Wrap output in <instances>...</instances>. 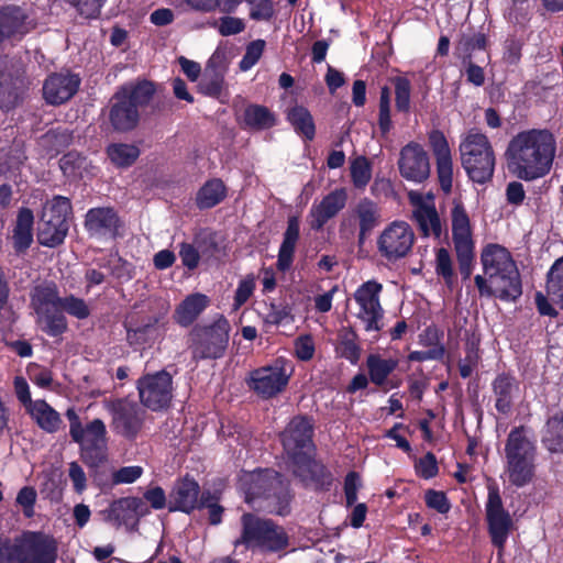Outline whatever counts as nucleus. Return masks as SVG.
Listing matches in <instances>:
<instances>
[{
  "label": "nucleus",
  "instance_id": "nucleus-16",
  "mask_svg": "<svg viewBox=\"0 0 563 563\" xmlns=\"http://www.w3.org/2000/svg\"><path fill=\"white\" fill-rule=\"evenodd\" d=\"M106 410L110 413L112 430L125 439L134 440L144 422V411L129 398L106 399Z\"/></svg>",
  "mask_w": 563,
  "mask_h": 563
},
{
  "label": "nucleus",
  "instance_id": "nucleus-24",
  "mask_svg": "<svg viewBox=\"0 0 563 563\" xmlns=\"http://www.w3.org/2000/svg\"><path fill=\"white\" fill-rule=\"evenodd\" d=\"M66 417L69 421L71 440L80 445V459L90 468H97L108 459V442L84 441L85 430L74 408H68Z\"/></svg>",
  "mask_w": 563,
  "mask_h": 563
},
{
  "label": "nucleus",
  "instance_id": "nucleus-27",
  "mask_svg": "<svg viewBox=\"0 0 563 563\" xmlns=\"http://www.w3.org/2000/svg\"><path fill=\"white\" fill-rule=\"evenodd\" d=\"M80 84V77L69 70L53 73L43 84V97L48 104L60 106L77 93Z\"/></svg>",
  "mask_w": 563,
  "mask_h": 563
},
{
  "label": "nucleus",
  "instance_id": "nucleus-5",
  "mask_svg": "<svg viewBox=\"0 0 563 563\" xmlns=\"http://www.w3.org/2000/svg\"><path fill=\"white\" fill-rule=\"evenodd\" d=\"M231 324L225 316L217 314L210 323H196L189 330L186 344L191 361H217L229 347Z\"/></svg>",
  "mask_w": 563,
  "mask_h": 563
},
{
  "label": "nucleus",
  "instance_id": "nucleus-47",
  "mask_svg": "<svg viewBox=\"0 0 563 563\" xmlns=\"http://www.w3.org/2000/svg\"><path fill=\"white\" fill-rule=\"evenodd\" d=\"M543 444L551 453H563V412H558L547 420Z\"/></svg>",
  "mask_w": 563,
  "mask_h": 563
},
{
  "label": "nucleus",
  "instance_id": "nucleus-42",
  "mask_svg": "<svg viewBox=\"0 0 563 563\" xmlns=\"http://www.w3.org/2000/svg\"><path fill=\"white\" fill-rule=\"evenodd\" d=\"M488 37L483 32L461 33L454 45V56L461 62H470L477 51H486Z\"/></svg>",
  "mask_w": 563,
  "mask_h": 563
},
{
  "label": "nucleus",
  "instance_id": "nucleus-29",
  "mask_svg": "<svg viewBox=\"0 0 563 563\" xmlns=\"http://www.w3.org/2000/svg\"><path fill=\"white\" fill-rule=\"evenodd\" d=\"M106 520L115 526H136L140 517L148 514V509L140 497H122L113 500L103 511Z\"/></svg>",
  "mask_w": 563,
  "mask_h": 563
},
{
  "label": "nucleus",
  "instance_id": "nucleus-33",
  "mask_svg": "<svg viewBox=\"0 0 563 563\" xmlns=\"http://www.w3.org/2000/svg\"><path fill=\"white\" fill-rule=\"evenodd\" d=\"M227 66L223 55L216 51L205 67L203 75L198 85L199 91L211 98H219L223 86Z\"/></svg>",
  "mask_w": 563,
  "mask_h": 563
},
{
  "label": "nucleus",
  "instance_id": "nucleus-58",
  "mask_svg": "<svg viewBox=\"0 0 563 563\" xmlns=\"http://www.w3.org/2000/svg\"><path fill=\"white\" fill-rule=\"evenodd\" d=\"M107 0H70L77 13L87 19L96 20L100 16L101 9Z\"/></svg>",
  "mask_w": 563,
  "mask_h": 563
},
{
  "label": "nucleus",
  "instance_id": "nucleus-59",
  "mask_svg": "<svg viewBox=\"0 0 563 563\" xmlns=\"http://www.w3.org/2000/svg\"><path fill=\"white\" fill-rule=\"evenodd\" d=\"M250 4V18L254 21H269L274 14L273 0H246Z\"/></svg>",
  "mask_w": 563,
  "mask_h": 563
},
{
  "label": "nucleus",
  "instance_id": "nucleus-6",
  "mask_svg": "<svg viewBox=\"0 0 563 563\" xmlns=\"http://www.w3.org/2000/svg\"><path fill=\"white\" fill-rule=\"evenodd\" d=\"M537 448L522 426L510 430L505 443L506 473L508 481L518 488L530 484L536 475Z\"/></svg>",
  "mask_w": 563,
  "mask_h": 563
},
{
  "label": "nucleus",
  "instance_id": "nucleus-37",
  "mask_svg": "<svg viewBox=\"0 0 563 563\" xmlns=\"http://www.w3.org/2000/svg\"><path fill=\"white\" fill-rule=\"evenodd\" d=\"M34 214L30 208L22 207L16 214L12 233V245L16 255L25 254L34 241Z\"/></svg>",
  "mask_w": 563,
  "mask_h": 563
},
{
  "label": "nucleus",
  "instance_id": "nucleus-54",
  "mask_svg": "<svg viewBox=\"0 0 563 563\" xmlns=\"http://www.w3.org/2000/svg\"><path fill=\"white\" fill-rule=\"evenodd\" d=\"M207 508L209 511V522L217 526L222 521L224 508L219 505V498L210 490H203L200 495V505L198 509Z\"/></svg>",
  "mask_w": 563,
  "mask_h": 563
},
{
  "label": "nucleus",
  "instance_id": "nucleus-53",
  "mask_svg": "<svg viewBox=\"0 0 563 563\" xmlns=\"http://www.w3.org/2000/svg\"><path fill=\"white\" fill-rule=\"evenodd\" d=\"M357 335L354 331L341 339L336 352L347 360L351 364L356 365L361 357V346L356 343Z\"/></svg>",
  "mask_w": 563,
  "mask_h": 563
},
{
  "label": "nucleus",
  "instance_id": "nucleus-8",
  "mask_svg": "<svg viewBox=\"0 0 563 563\" xmlns=\"http://www.w3.org/2000/svg\"><path fill=\"white\" fill-rule=\"evenodd\" d=\"M461 164L473 183L485 185L492 181L496 157L488 137L471 130L460 144Z\"/></svg>",
  "mask_w": 563,
  "mask_h": 563
},
{
  "label": "nucleus",
  "instance_id": "nucleus-64",
  "mask_svg": "<svg viewBox=\"0 0 563 563\" xmlns=\"http://www.w3.org/2000/svg\"><path fill=\"white\" fill-rule=\"evenodd\" d=\"M143 474V467L139 465L122 466L112 473V484H132Z\"/></svg>",
  "mask_w": 563,
  "mask_h": 563
},
{
  "label": "nucleus",
  "instance_id": "nucleus-38",
  "mask_svg": "<svg viewBox=\"0 0 563 563\" xmlns=\"http://www.w3.org/2000/svg\"><path fill=\"white\" fill-rule=\"evenodd\" d=\"M481 260L486 277L496 273H508V268L516 266L510 252L499 244H488L483 250Z\"/></svg>",
  "mask_w": 563,
  "mask_h": 563
},
{
  "label": "nucleus",
  "instance_id": "nucleus-21",
  "mask_svg": "<svg viewBox=\"0 0 563 563\" xmlns=\"http://www.w3.org/2000/svg\"><path fill=\"white\" fill-rule=\"evenodd\" d=\"M383 285L375 279L360 285L354 292V300L360 306L356 317L364 323L366 332H379L383 329L384 309L380 305Z\"/></svg>",
  "mask_w": 563,
  "mask_h": 563
},
{
  "label": "nucleus",
  "instance_id": "nucleus-28",
  "mask_svg": "<svg viewBox=\"0 0 563 563\" xmlns=\"http://www.w3.org/2000/svg\"><path fill=\"white\" fill-rule=\"evenodd\" d=\"M350 222H354L358 228L357 245L362 246L380 224V208L368 197L361 198L350 211Z\"/></svg>",
  "mask_w": 563,
  "mask_h": 563
},
{
  "label": "nucleus",
  "instance_id": "nucleus-57",
  "mask_svg": "<svg viewBox=\"0 0 563 563\" xmlns=\"http://www.w3.org/2000/svg\"><path fill=\"white\" fill-rule=\"evenodd\" d=\"M210 25L217 27L222 36L236 35L245 30L242 19L230 15L222 16L218 21L214 20Z\"/></svg>",
  "mask_w": 563,
  "mask_h": 563
},
{
  "label": "nucleus",
  "instance_id": "nucleus-50",
  "mask_svg": "<svg viewBox=\"0 0 563 563\" xmlns=\"http://www.w3.org/2000/svg\"><path fill=\"white\" fill-rule=\"evenodd\" d=\"M350 173L354 187L364 189L372 178L371 162L365 156H357L351 163Z\"/></svg>",
  "mask_w": 563,
  "mask_h": 563
},
{
  "label": "nucleus",
  "instance_id": "nucleus-7",
  "mask_svg": "<svg viewBox=\"0 0 563 563\" xmlns=\"http://www.w3.org/2000/svg\"><path fill=\"white\" fill-rule=\"evenodd\" d=\"M241 537L235 545L243 544L247 549H257L263 553H277L289 545V536L285 528L273 519L262 518L252 512L241 517Z\"/></svg>",
  "mask_w": 563,
  "mask_h": 563
},
{
  "label": "nucleus",
  "instance_id": "nucleus-4",
  "mask_svg": "<svg viewBox=\"0 0 563 563\" xmlns=\"http://www.w3.org/2000/svg\"><path fill=\"white\" fill-rule=\"evenodd\" d=\"M156 87L153 81L142 79L120 86L109 102L108 120L113 131L129 133L141 120L140 110L147 107Z\"/></svg>",
  "mask_w": 563,
  "mask_h": 563
},
{
  "label": "nucleus",
  "instance_id": "nucleus-20",
  "mask_svg": "<svg viewBox=\"0 0 563 563\" xmlns=\"http://www.w3.org/2000/svg\"><path fill=\"white\" fill-rule=\"evenodd\" d=\"M474 283L481 297H496L501 301L516 302L522 295V283L517 265L508 273H496L487 277L476 275Z\"/></svg>",
  "mask_w": 563,
  "mask_h": 563
},
{
  "label": "nucleus",
  "instance_id": "nucleus-45",
  "mask_svg": "<svg viewBox=\"0 0 563 563\" xmlns=\"http://www.w3.org/2000/svg\"><path fill=\"white\" fill-rule=\"evenodd\" d=\"M397 358H384L379 354L372 353L366 357V367L369 380L382 387L386 384L388 376L397 368Z\"/></svg>",
  "mask_w": 563,
  "mask_h": 563
},
{
  "label": "nucleus",
  "instance_id": "nucleus-19",
  "mask_svg": "<svg viewBox=\"0 0 563 563\" xmlns=\"http://www.w3.org/2000/svg\"><path fill=\"white\" fill-rule=\"evenodd\" d=\"M289 378L290 374L286 373L285 361L277 358L271 365L251 371L245 383L262 399H271L286 389Z\"/></svg>",
  "mask_w": 563,
  "mask_h": 563
},
{
  "label": "nucleus",
  "instance_id": "nucleus-12",
  "mask_svg": "<svg viewBox=\"0 0 563 563\" xmlns=\"http://www.w3.org/2000/svg\"><path fill=\"white\" fill-rule=\"evenodd\" d=\"M313 423L308 416H295L280 433L287 465L316 452Z\"/></svg>",
  "mask_w": 563,
  "mask_h": 563
},
{
  "label": "nucleus",
  "instance_id": "nucleus-35",
  "mask_svg": "<svg viewBox=\"0 0 563 563\" xmlns=\"http://www.w3.org/2000/svg\"><path fill=\"white\" fill-rule=\"evenodd\" d=\"M300 238V221L297 216H290L287 220V227L283 233V241L278 250L276 268L282 272H288L295 260L296 246Z\"/></svg>",
  "mask_w": 563,
  "mask_h": 563
},
{
  "label": "nucleus",
  "instance_id": "nucleus-36",
  "mask_svg": "<svg viewBox=\"0 0 563 563\" xmlns=\"http://www.w3.org/2000/svg\"><path fill=\"white\" fill-rule=\"evenodd\" d=\"M209 306L210 298L207 295L201 292L190 294L176 306L173 319L183 328L192 327Z\"/></svg>",
  "mask_w": 563,
  "mask_h": 563
},
{
  "label": "nucleus",
  "instance_id": "nucleus-63",
  "mask_svg": "<svg viewBox=\"0 0 563 563\" xmlns=\"http://www.w3.org/2000/svg\"><path fill=\"white\" fill-rule=\"evenodd\" d=\"M254 289L255 278L253 275H247L244 279L239 282L233 298V307L235 310L241 308L250 299Z\"/></svg>",
  "mask_w": 563,
  "mask_h": 563
},
{
  "label": "nucleus",
  "instance_id": "nucleus-34",
  "mask_svg": "<svg viewBox=\"0 0 563 563\" xmlns=\"http://www.w3.org/2000/svg\"><path fill=\"white\" fill-rule=\"evenodd\" d=\"M27 14L15 4L0 7V41L1 44L15 36H24L29 33Z\"/></svg>",
  "mask_w": 563,
  "mask_h": 563
},
{
  "label": "nucleus",
  "instance_id": "nucleus-30",
  "mask_svg": "<svg viewBox=\"0 0 563 563\" xmlns=\"http://www.w3.org/2000/svg\"><path fill=\"white\" fill-rule=\"evenodd\" d=\"M200 486L198 482L185 475L177 479L169 493L168 510L170 512L181 511L190 515L200 505Z\"/></svg>",
  "mask_w": 563,
  "mask_h": 563
},
{
  "label": "nucleus",
  "instance_id": "nucleus-3",
  "mask_svg": "<svg viewBox=\"0 0 563 563\" xmlns=\"http://www.w3.org/2000/svg\"><path fill=\"white\" fill-rule=\"evenodd\" d=\"M244 500L253 509L287 517L291 512L295 492L290 481L273 468H255L241 477Z\"/></svg>",
  "mask_w": 563,
  "mask_h": 563
},
{
  "label": "nucleus",
  "instance_id": "nucleus-44",
  "mask_svg": "<svg viewBox=\"0 0 563 563\" xmlns=\"http://www.w3.org/2000/svg\"><path fill=\"white\" fill-rule=\"evenodd\" d=\"M30 413L36 424L47 433L57 432L63 424L60 415L45 400H36L30 408Z\"/></svg>",
  "mask_w": 563,
  "mask_h": 563
},
{
  "label": "nucleus",
  "instance_id": "nucleus-39",
  "mask_svg": "<svg viewBox=\"0 0 563 563\" xmlns=\"http://www.w3.org/2000/svg\"><path fill=\"white\" fill-rule=\"evenodd\" d=\"M286 120L294 131L305 141L311 142L316 136V123L308 108L295 104L286 110Z\"/></svg>",
  "mask_w": 563,
  "mask_h": 563
},
{
  "label": "nucleus",
  "instance_id": "nucleus-25",
  "mask_svg": "<svg viewBox=\"0 0 563 563\" xmlns=\"http://www.w3.org/2000/svg\"><path fill=\"white\" fill-rule=\"evenodd\" d=\"M428 143L435 158L440 188L449 195L453 186V161L449 142L441 130L433 129L428 133Z\"/></svg>",
  "mask_w": 563,
  "mask_h": 563
},
{
  "label": "nucleus",
  "instance_id": "nucleus-61",
  "mask_svg": "<svg viewBox=\"0 0 563 563\" xmlns=\"http://www.w3.org/2000/svg\"><path fill=\"white\" fill-rule=\"evenodd\" d=\"M416 473L423 479H430L438 475L439 466L435 455L432 452L426 453L415 464Z\"/></svg>",
  "mask_w": 563,
  "mask_h": 563
},
{
  "label": "nucleus",
  "instance_id": "nucleus-43",
  "mask_svg": "<svg viewBox=\"0 0 563 563\" xmlns=\"http://www.w3.org/2000/svg\"><path fill=\"white\" fill-rule=\"evenodd\" d=\"M413 219L422 236L427 238L432 234L435 239L441 238V219L433 205L420 203L413 211Z\"/></svg>",
  "mask_w": 563,
  "mask_h": 563
},
{
  "label": "nucleus",
  "instance_id": "nucleus-41",
  "mask_svg": "<svg viewBox=\"0 0 563 563\" xmlns=\"http://www.w3.org/2000/svg\"><path fill=\"white\" fill-rule=\"evenodd\" d=\"M228 195L227 186L220 178L207 180L196 194V206L199 210L211 209L221 203Z\"/></svg>",
  "mask_w": 563,
  "mask_h": 563
},
{
  "label": "nucleus",
  "instance_id": "nucleus-31",
  "mask_svg": "<svg viewBox=\"0 0 563 563\" xmlns=\"http://www.w3.org/2000/svg\"><path fill=\"white\" fill-rule=\"evenodd\" d=\"M346 200L345 188H336L325 195L319 203H313L309 212L310 228L320 231L329 220L344 209Z\"/></svg>",
  "mask_w": 563,
  "mask_h": 563
},
{
  "label": "nucleus",
  "instance_id": "nucleus-17",
  "mask_svg": "<svg viewBox=\"0 0 563 563\" xmlns=\"http://www.w3.org/2000/svg\"><path fill=\"white\" fill-rule=\"evenodd\" d=\"M288 467L303 488L314 493L330 492L335 483L334 474L321 460L316 459V452L289 464Z\"/></svg>",
  "mask_w": 563,
  "mask_h": 563
},
{
  "label": "nucleus",
  "instance_id": "nucleus-14",
  "mask_svg": "<svg viewBox=\"0 0 563 563\" xmlns=\"http://www.w3.org/2000/svg\"><path fill=\"white\" fill-rule=\"evenodd\" d=\"M30 87L25 68L20 63H0V110L10 112L21 106Z\"/></svg>",
  "mask_w": 563,
  "mask_h": 563
},
{
  "label": "nucleus",
  "instance_id": "nucleus-23",
  "mask_svg": "<svg viewBox=\"0 0 563 563\" xmlns=\"http://www.w3.org/2000/svg\"><path fill=\"white\" fill-rule=\"evenodd\" d=\"M398 169L402 178L416 184H421L429 178L430 159L420 143L411 141L401 147Z\"/></svg>",
  "mask_w": 563,
  "mask_h": 563
},
{
  "label": "nucleus",
  "instance_id": "nucleus-40",
  "mask_svg": "<svg viewBox=\"0 0 563 563\" xmlns=\"http://www.w3.org/2000/svg\"><path fill=\"white\" fill-rule=\"evenodd\" d=\"M277 123L276 115L266 106L250 103L245 107L241 126L255 131L268 130Z\"/></svg>",
  "mask_w": 563,
  "mask_h": 563
},
{
  "label": "nucleus",
  "instance_id": "nucleus-11",
  "mask_svg": "<svg viewBox=\"0 0 563 563\" xmlns=\"http://www.w3.org/2000/svg\"><path fill=\"white\" fill-rule=\"evenodd\" d=\"M485 516L490 542L501 555L514 529V520L504 507L499 487L495 482L487 485Z\"/></svg>",
  "mask_w": 563,
  "mask_h": 563
},
{
  "label": "nucleus",
  "instance_id": "nucleus-22",
  "mask_svg": "<svg viewBox=\"0 0 563 563\" xmlns=\"http://www.w3.org/2000/svg\"><path fill=\"white\" fill-rule=\"evenodd\" d=\"M158 314H150L144 311H132L126 314L123 328L126 332V343L133 350H143L152 346L158 336Z\"/></svg>",
  "mask_w": 563,
  "mask_h": 563
},
{
  "label": "nucleus",
  "instance_id": "nucleus-49",
  "mask_svg": "<svg viewBox=\"0 0 563 563\" xmlns=\"http://www.w3.org/2000/svg\"><path fill=\"white\" fill-rule=\"evenodd\" d=\"M395 89V107L400 113H409L411 104V82L407 77L396 76L390 79Z\"/></svg>",
  "mask_w": 563,
  "mask_h": 563
},
{
  "label": "nucleus",
  "instance_id": "nucleus-15",
  "mask_svg": "<svg viewBox=\"0 0 563 563\" xmlns=\"http://www.w3.org/2000/svg\"><path fill=\"white\" fill-rule=\"evenodd\" d=\"M141 404L152 411L169 408L173 399V377L166 369L147 373L136 382Z\"/></svg>",
  "mask_w": 563,
  "mask_h": 563
},
{
  "label": "nucleus",
  "instance_id": "nucleus-51",
  "mask_svg": "<svg viewBox=\"0 0 563 563\" xmlns=\"http://www.w3.org/2000/svg\"><path fill=\"white\" fill-rule=\"evenodd\" d=\"M435 273L441 276L448 287H452L455 274L450 252L445 247L438 249L435 253Z\"/></svg>",
  "mask_w": 563,
  "mask_h": 563
},
{
  "label": "nucleus",
  "instance_id": "nucleus-46",
  "mask_svg": "<svg viewBox=\"0 0 563 563\" xmlns=\"http://www.w3.org/2000/svg\"><path fill=\"white\" fill-rule=\"evenodd\" d=\"M106 154L117 168H129L140 157L141 150L135 144L110 143L106 147Z\"/></svg>",
  "mask_w": 563,
  "mask_h": 563
},
{
  "label": "nucleus",
  "instance_id": "nucleus-60",
  "mask_svg": "<svg viewBox=\"0 0 563 563\" xmlns=\"http://www.w3.org/2000/svg\"><path fill=\"white\" fill-rule=\"evenodd\" d=\"M424 503L428 508L438 511L441 515H445L451 509V503L446 494L442 490L428 489L424 493Z\"/></svg>",
  "mask_w": 563,
  "mask_h": 563
},
{
  "label": "nucleus",
  "instance_id": "nucleus-1",
  "mask_svg": "<svg viewBox=\"0 0 563 563\" xmlns=\"http://www.w3.org/2000/svg\"><path fill=\"white\" fill-rule=\"evenodd\" d=\"M555 153L556 140L552 132L548 129H530L510 139L505 157L514 176L533 181L550 173Z\"/></svg>",
  "mask_w": 563,
  "mask_h": 563
},
{
  "label": "nucleus",
  "instance_id": "nucleus-62",
  "mask_svg": "<svg viewBox=\"0 0 563 563\" xmlns=\"http://www.w3.org/2000/svg\"><path fill=\"white\" fill-rule=\"evenodd\" d=\"M36 498L37 493L33 486H24L19 490L15 501L22 507L23 515L26 518H32L34 516Z\"/></svg>",
  "mask_w": 563,
  "mask_h": 563
},
{
  "label": "nucleus",
  "instance_id": "nucleus-55",
  "mask_svg": "<svg viewBox=\"0 0 563 563\" xmlns=\"http://www.w3.org/2000/svg\"><path fill=\"white\" fill-rule=\"evenodd\" d=\"M266 42L262 38L254 40L246 45L245 53L239 63L242 71L251 69L261 59Z\"/></svg>",
  "mask_w": 563,
  "mask_h": 563
},
{
  "label": "nucleus",
  "instance_id": "nucleus-48",
  "mask_svg": "<svg viewBox=\"0 0 563 563\" xmlns=\"http://www.w3.org/2000/svg\"><path fill=\"white\" fill-rule=\"evenodd\" d=\"M390 98L391 92L389 87H380L377 124L382 136H387L393 129Z\"/></svg>",
  "mask_w": 563,
  "mask_h": 563
},
{
  "label": "nucleus",
  "instance_id": "nucleus-2",
  "mask_svg": "<svg viewBox=\"0 0 563 563\" xmlns=\"http://www.w3.org/2000/svg\"><path fill=\"white\" fill-rule=\"evenodd\" d=\"M30 300L37 316L36 323L51 338L60 336L68 331L65 313L78 320H85L91 314L85 299L73 294L60 297L54 282H44L34 286L30 292Z\"/></svg>",
  "mask_w": 563,
  "mask_h": 563
},
{
  "label": "nucleus",
  "instance_id": "nucleus-18",
  "mask_svg": "<svg viewBox=\"0 0 563 563\" xmlns=\"http://www.w3.org/2000/svg\"><path fill=\"white\" fill-rule=\"evenodd\" d=\"M415 240V232L406 221H394L377 238V251L387 262L396 263L411 252Z\"/></svg>",
  "mask_w": 563,
  "mask_h": 563
},
{
  "label": "nucleus",
  "instance_id": "nucleus-9",
  "mask_svg": "<svg viewBox=\"0 0 563 563\" xmlns=\"http://www.w3.org/2000/svg\"><path fill=\"white\" fill-rule=\"evenodd\" d=\"M71 216L73 206L70 199L55 195L43 208L37 225V242L51 249L62 245L68 234V221Z\"/></svg>",
  "mask_w": 563,
  "mask_h": 563
},
{
  "label": "nucleus",
  "instance_id": "nucleus-56",
  "mask_svg": "<svg viewBox=\"0 0 563 563\" xmlns=\"http://www.w3.org/2000/svg\"><path fill=\"white\" fill-rule=\"evenodd\" d=\"M71 135L66 131L49 130L42 136V143L48 152L60 153L66 148Z\"/></svg>",
  "mask_w": 563,
  "mask_h": 563
},
{
  "label": "nucleus",
  "instance_id": "nucleus-52",
  "mask_svg": "<svg viewBox=\"0 0 563 563\" xmlns=\"http://www.w3.org/2000/svg\"><path fill=\"white\" fill-rule=\"evenodd\" d=\"M548 291L559 299L563 309V256L554 262L548 274Z\"/></svg>",
  "mask_w": 563,
  "mask_h": 563
},
{
  "label": "nucleus",
  "instance_id": "nucleus-32",
  "mask_svg": "<svg viewBox=\"0 0 563 563\" xmlns=\"http://www.w3.org/2000/svg\"><path fill=\"white\" fill-rule=\"evenodd\" d=\"M495 396V408L504 416H508L514 408V400L520 390V382L511 373H499L492 382Z\"/></svg>",
  "mask_w": 563,
  "mask_h": 563
},
{
  "label": "nucleus",
  "instance_id": "nucleus-10",
  "mask_svg": "<svg viewBox=\"0 0 563 563\" xmlns=\"http://www.w3.org/2000/svg\"><path fill=\"white\" fill-rule=\"evenodd\" d=\"M452 240L456 253L459 271L463 280H467L474 269L475 243L468 213L461 200H454L451 209Z\"/></svg>",
  "mask_w": 563,
  "mask_h": 563
},
{
  "label": "nucleus",
  "instance_id": "nucleus-13",
  "mask_svg": "<svg viewBox=\"0 0 563 563\" xmlns=\"http://www.w3.org/2000/svg\"><path fill=\"white\" fill-rule=\"evenodd\" d=\"M15 563H56L57 542L41 531H25L13 542Z\"/></svg>",
  "mask_w": 563,
  "mask_h": 563
},
{
  "label": "nucleus",
  "instance_id": "nucleus-26",
  "mask_svg": "<svg viewBox=\"0 0 563 563\" xmlns=\"http://www.w3.org/2000/svg\"><path fill=\"white\" fill-rule=\"evenodd\" d=\"M121 225V219L113 207L91 208L85 214L84 227L90 238L115 239Z\"/></svg>",
  "mask_w": 563,
  "mask_h": 563
}]
</instances>
